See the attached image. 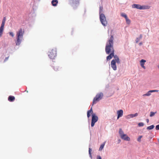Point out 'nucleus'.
I'll use <instances>...</instances> for the list:
<instances>
[{"label":"nucleus","instance_id":"f257e3e1","mask_svg":"<svg viewBox=\"0 0 159 159\" xmlns=\"http://www.w3.org/2000/svg\"><path fill=\"white\" fill-rule=\"evenodd\" d=\"M114 37L113 35H111L110 39L108 40V42L106 43L105 51L107 54H110L107 56V60L108 61L111 59L113 57L114 55V49L113 48Z\"/></svg>","mask_w":159,"mask_h":159},{"label":"nucleus","instance_id":"f03ea898","mask_svg":"<svg viewBox=\"0 0 159 159\" xmlns=\"http://www.w3.org/2000/svg\"><path fill=\"white\" fill-rule=\"evenodd\" d=\"M24 30L20 28L16 32V45H19L22 40L23 36L24 34Z\"/></svg>","mask_w":159,"mask_h":159},{"label":"nucleus","instance_id":"7ed1b4c3","mask_svg":"<svg viewBox=\"0 0 159 159\" xmlns=\"http://www.w3.org/2000/svg\"><path fill=\"white\" fill-rule=\"evenodd\" d=\"M103 94L102 93H98L96 96L94 98L93 102V105L94 104H96L97 102L99 101L102 99L103 97Z\"/></svg>","mask_w":159,"mask_h":159},{"label":"nucleus","instance_id":"20e7f679","mask_svg":"<svg viewBox=\"0 0 159 159\" xmlns=\"http://www.w3.org/2000/svg\"><path fill=\"white\" fill-rule=\"evenodd\" d=\"M119 134L122 139L127 141L130 140V138L126 134L124 133L123 131L121 129H119Z\"/></svg>","mask_w":159,"mask_h":159},{"label":"nucleus","instance_id":"39448f33","mask_svg":"<svg viewBox=\"0 0 159 159\" xmlns=\"http://www.w3.org/2000/svg\"><path fill=\"white\" fill-rule=\"evenodd\" d=\"M132 7L133 8H136L140 10L149 9L150 8V7L149 6H141L139 4H134L132 5Z\"/></svg>","mask_w":159,"mask_h":159},{"label":"nucleus","instance_id":"423d86ee","mask_svg":"<svg viewBox=\"0 0 159 159\" xmlns=\"http://www.w3.org/2000/svg\"><path fill=\"white\" fill-rule=\"evenodd\" d=\"M49 57L51 59H54L57 56V50L55 48L51 50L48 54Z\"/></svg>","mask_w":159,"mask_h":159},{"label":"nucleus","instance_id":"0eeeda50","mask_svg":"<svg viewBox=\"0 0 159 159\" xmlns=\"http://www.w3.org/2000/svg\"><path fill=\"white\" fill-rule=\"evenodd\" d=\"M100 19L101 23L103 26H106L107 25V22L104 14L101 13L100 14Z\"/></svg>","mask_w":159,"mask_h":159},{"label":"nucleus","instance_id":"6e6552de","mask_svg":"<svg viewBox=\"0 0 159 159\" xmlns=\"http://www.w3.org/2000/svg\"><path fill=\"white\" fill-rule=\"evenodd\" d=\"M92 118L91 123V127H93L94 126L95 123L98 121V117L94 113L92 114Z\"/></svg>","mask_w":159,"mask_h":159},{"label":"nucleus","instance_id":"1a4fd4ad","mask_svg":"<svg viewBox=\"0 0 159 159\" xmlns=\"http://www.w3.org/2000/svg\"><path fill=\"white\" fill-rule=\"evenodd\" d=\"M111 66L112 68L115 70H116V66L115 60H112L111 63Z\"/></svg>","mask_w":159,"mask_h":159},{"label":"nucleus","instance_id":"9d476101","mask_svg":"<svg viewBox=\"0 0 159 159\" xmlns=\"http://www.w3.org/2000/svg\"><path fill=\"white\" fill-rule=\"evenodd\" d=\"M5 22H2L1 26L0 27V37H1L3 34V31L4 30V26Z\"/></svg>","mask_w":159,"mask_h":159},{"label":"nucleus","instance_id":"9b49d317","mask_svg":"<svg viewBox=\"0 0 159 159\" xmlns=\"http://www.w3.org/2000/svg\"><path fill=\"white\" fill-rule=\"evenodd\" d=\"M117 119H118L120 117H121L123 115V111L122 110H120L117 111Z\"/></svg>","mask_w":159,"mask_h":159},{"label":"nucleus","instance_id":"f8f14e48","mask_svg":"<svg viewBox=\"0 0 159 159\" xmlns=\"http://www.w3.org/2000/svg\"><path fill=\"white\" fill-rule=\"evenodd\" d=\"M138 113H136L134 114H129V115H127L126 116V118L127 119H129L130 118H133L134 117L137 116L138 115Z\"/></svg>","mask_w":159,"mask_h":159},{"label":"nucleus","instance_id":"ddd939ff","mask_svg":"<svg viewBox=\"0 0 159 159\" xmlns=\"http://www.w3.org/2000/svg\"><path fill=\"white\" fill-rule=\"evenodd\" d=\"M158 90H151L149 91L143 95V96H149L151 95V93L152 92H157Z\"/></svg>","mask_w":159,"mask_h":159},{"label":"nucleus","instance_id":"4468645a","mask_svg":"<svg viewBox=\"0 0 159 159\" xmlns=\"http://www.w3.org/2000/svg\"><path fill=\"white\" fill-rule=\"evenodd\" d=\"M146 62V60L144 59H142L140 61V63L141 66L144 69H146L145 67L144 66V63Z\"/></svg>","mask_w":159,"mask_h":159},{"label":"nucleus","instance_id":"2eb2a0df","mask_svg":"<svg viewBox=\"0 0 159 159\" xmlns=\"http://www.w3.org/2000/svg\"><path fill=\"white\" fill-rule=\"evenodd\" d=\"M114 59V60H115L116 62L117 63L119 64L120 63L119 59L118 57L116 55H114L113 56Z\"/></svg>","mask_w":159,"mask_h":159},{"label":"nucleus","instance_id":"dca6fc26","mask_svg":"<svg viewBox=\"0 0 159 159\" xmlns=\"http://www.w3.org/2000/svg\"><path fill=\"white\" fill-rule=\"evenodd\" d=\"M93 111L92 109V107L91 108V109L88 111L87 112V116L88 118H89L90 116V114H93Z\"/></svg>","mask_w":159,"mask_h":159},{"label":"nucleus","instance_id":"f3484780","mask_svg":"<svg viewBox=\"0 0 159 159\" xmlns=\"http://www.w3.org/2000/svg\"><path fill=\"white\" fill-rule=\"evenodd\" d=\"M93 111L92 109V107L91 108V109L88 111L87 112V116L88 118H89L90 116V114H93Z\"/></svg>","mask_w":159,"mask_h":159},{"label":"nucleus","instance_id":"a211bd4d","mask_svg":"<svg viewBox=\"0 0 159 159\" xmlns=\"http://www.w3.org/2000/svg\"><path fill=\"white\" fill-rule=\"evenodd\" d=\"M15 100V98L14 96H10L8 98V100L10 102H13Z\"/></svg>","mask_w":159,"mask_h":159},{"label":"nucleus","instance_id":"6ab92c4d","mask_svg":"<svg viewBox=\"0 0 159 159\" xmlns=\"http://www.w3.org/2000/svg\"><path fill=\"white\" fill-rule=\"evenodd\" d=\"M58 2V1L57 0H53L52 1V5L54 6H56Z\"/></svg>","mask_w":159,"mask_h":159},{"label":"nucleus","instance_id":"aec40b11","mask_svg":"<svg viewBox=\"0 0 159 159\" xmlns=\"http://www.w3.org/2000/svg\"><path fill=\"white\" fill-rule=\"evenodd\" d=\"M142 34H140L139 37L137 38L136 39V43H138L139 41L142 39Z\"/></svg>","mask_w":159,"mask_h":159},{"label":"nucleus","instance_id":"412c9836","mask_svg":"<svg viewBox=\"0 0 159 159\" xmlns=\"http://www.w3.org/2000/svg\"><path fill=\"white\" fill-rule=\"evenodd\" d=\"M80 0H70L71 2L73 4H77L79 3Z\"/></svg>","mask_w":159,"mask_h":159},{"label":"nucleus","instance_id":"4be33fe9","mask_svg":"<svg viewBox=\"0 0 159 159\" xmlns=\"http://www.w3.org/2000/svg\"><path fill=\"white\" fill-rule=\"evenodd\" d=\"M154 126L153 125H150V126H148L147 128V129L148 130H151L154 128Z\"/></svg>","mask_w":159,"mask_h":159},{"label":"nucleus","instance_id":"5701e85b","mask_svg":"<svg viewBox=\"0 0 159 159\" xmlns=\"http://www.w3.org/2000/svg\"><path fill=\"white\" fill-rule=\"evenodd\" d=\"M104 145V143L101 144L99 148V151H101L102 150V149L103 148Z\"/></svg>","mask_w":159,"mask_h":159},{"label":"nucleus","instance_id":"b1692460","mask_svg":"<svg viewBox=\"0 0 159 159\" xmlns=\"http://www.w3.org/2000/svg\"><path fill=\"white\" fill-rule=\"evenodd\" d=\"M157 113V111H156L155 112L151 111L150 113V116L151 117H152L155 114H156Z\"/></svg>","mask_w":159,"mask_h":159},{"label":"nucleus","instance_id":"393cba45","mask_svg":"<svg viewBox=\"0 0 159 159\" xmlns=\"http://www.w3.org/2000/svg\"><path fill=\"white\" fill-rule=\"evenodd\" d=\"M121 16H122L124 17L125 19H126V18H127V16L124 13H122L121 14Z\"/></svg>","mask_w":159,"mask_h":159},{"label":"nucleus","instance_id":"a878e982","mask_svg":"<svg viewBox=\"0 0 159 159\" xmlns=\"http://www.w3.org/2000/svg\"><path fill=\"white\" fill-rule=\"evenodd\" d=\"M126 22L127 24H129L130 23V20L128 18V17L125 19Z\"/></svg>","mask_w":159,"mask_h":159},{"label":"nucleus","instance_id":"bb28decb","mask_svg":"<svg viewBox=\"0 0 159 159\" xmlns=\"http://www.w3.org/2000/svg\"><path fill=\"white\" fill-rule=\"evenodd\" d=\"M92 151V149L91 148H89V154L90 156V157L92 158V156H91V152Z\"/></svg>","mask_w":159,"mask_h":159},{"label":"nucleus","instance_id":"cd10ccee","mask_svg":"<svg viewBox=\"0 0 159 159\" xmlns=\"http://www.w3.org/2000/svg\"><path fill=\"white\" fill-rule=\"evenodd\" d=\"M142 137V136H139L137 139V141L139 142H140L141 141V139Z\"/></svg>","mask_w":159,"mask_h":159},{"label":"nucleus","instance_id":"c85d7f7f","mask_svg":"<svg viewBox=\"0 0 159 159\" xmlns=\"http://www.w3.org/2000/svg\"><path fill=\"white\" fill-rule=\"evenodd\" d=\"M138 125L139 126H143L144 125V124L143 122L139 123L138 124Z\"/></svg>","mask_w":159,"mask_h":159},{"label":"nucleus","instance_id":"c756f323","mask_svg":"<svg viewBox=\"0 0 159 159\" xmlns=\"http://www.w3.org/2000/svg\"><path fill=\"white\" fill-rule=\"evenodd\" d=\"M55 71H57L58 70V67L57 66H55L54 67H53Z\"/></svg>","mask_w":159,"mask_h":159},{"label":"nucleus","instance_id":"7c9ffc66","mask_svg":"<svg viewBox=\"0 0 159 159\" xmlns=\"http://www.w3.org/2000/svg\"><path fill=\"white\" fill-rule=\"evenodd\" d=\"M103 9V8L102 7L100 6V14H101L100 13L102 11Z\"/></svg>","mask_w":159,"mask_h":159},{"label":"nucleus","instance_id":"2f4dec72","mask_svg":"<svg viewBox=\"0 0 159 159\" xmlns=\"http://www.w3.org/2000/svg\"><path fill=\"white\" fill-rule=\"evenodd\" d=\"M9 34L12 37H13L14 36V34L12 32H10Z\"/></svg>","mask_w":159,"mask_h":159},{"label":"nucleus","instance_id":"473e14b6","mask_svg":"<svg viewBox=\"0 0 159 159\" xmlns=\"http://www.w3.org/2000/svg\"><path fill=\"white\" fill-rule=\"evenodd\" d=\"M156 129L157 130H159V124L156 126Z\"/></svg>","mask_w":159,"mask_h":159},{"label":"nucleus","instance_id":"72a5a7b5","mask_svg":"<svg viewBox=\"0 0 159 159\" xmlns=\"http://www.w3.org/2000/svg\"><path fill=\"white\" fill-rule=\"evenodd\" d=\"M97 159H102L101 156H97Z\"/></svg>","mask_w":159,"mask_h":159},{"label":"nucleus","instance_id":"f704fd0d","mask_svg":"<svg viewBox=\"0 0 159 159\" xmlns=\"http://www.w3.org/2000/svg\"><path fill=\"white\" fill-rule=\"evenodd\" d=\"M5 21H6V17H4L3 18V19L2 22H5Z\"/></svg>","mask_w":159,"mask_h":159},{"label":"nucleus","instance_id":"c9c22d12","mask_svg":"<svg viewBox=\"0 0 159 159\" xmlns=\"http://www.w3.org/2000/svg\"><path fill=\"white\" fill-rule=\"evenodd\" d=\"M146 121H147V123H148L149 120L148 119H146Z\"/></svg>","mask_w":159,"mask_h":159},{"label":"nucleus","instance_id":"e433bc0d","mask_svg":"<svg viewBox=\"0 0 159 159\" xmlns=\"http://www.w3.org/2000/svg\"><path fill=\"white\" fill-rule=\"evenodd\" d=\"M142 44V42H140L139 44V45H141Z\"/></svg>","mask_w":159,"mask_h":159},{"label":"nucleus","instance_id":"4c0bfd02","mask_svg":"<svg viewBox=\"0 0 159 159\" xmlns=\"http://www.w3.org/2000/svg\"><path fill=\"white\" fill-rule=\"evenodd\" d=\"M8 59V57H7L5 59V61H6V60H7Z\"/></svg>","mask_w":159,"mask_h":159},{"label":"nucleus","instance_id":"58836bf2","mask_svg":"<svg viewBox=\"0 0 159 159\" xmlns=\"http://www.w3.org/2000/svg\"><path fill=\"white\" fill-rule=\"evenodd\" d=\"M158 67L159 68V65L158 66Z\"/></svg>","mask_w":159,"mask_h":159}]
</instances>
